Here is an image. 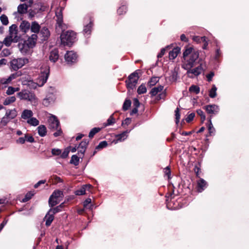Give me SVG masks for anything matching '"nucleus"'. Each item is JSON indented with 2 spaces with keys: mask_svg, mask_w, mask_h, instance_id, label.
I'll use <instances>...</instances> for the list:
<instances>
[{
  "mask_svg": "<svg viewBox=\"0 0 249 249\" xmlns=\"http://www.w3.org/2000/svg\"><path fill=\"white\" fill-rule=\"evenodd\" d=\"M183 54L184 61L182 67L185 70H189L196 64L199 57V53L193 48L189 47L185 50Z\"/></svg>",
  "mask_w": 249,
  "mask_h": 249,
  "instance_id": "f257e3e1",
  "label": "nucleus"
},
{
  "mask_svg": "<svg viewBox=\"0 0 249 249\" xmlns=\"http://www.w3.org/2000/svg\"><path fill=\"white\" fill-rule=\"evenodd\" d=\"M61 43L64 46H70L74 42L76 34L72 31L63 32L60 36Z\"/></svg>",
  "mask_w": 249,
  "mask_h": 249,
  "instance_id": "f03ea898",
  "label": "nucleus"
},
{
  "mask_svg": "<svg viewBox=\"0 0 249 249\" xmlns=\"http://www.w3.org/2000/svg\"><path fill=\"white\" fill-rule=\"evenodd\" d=\"M49 68L46 66L44 68H41L40 70V73L36 80V83L35 84L36 86L34 88H36V86L38 87L43 86L47 82L49 75Z\"/></svg>",
  "mask_w": 249,
  "mask_h": 249,
  "instance_id": "7ed1b4c3",
  "label": "nucleus"
},
{
  "mask_svg": "<svg viewBox=\"0 0 249 249\" xmlns=\"http://www.w3.org/2000/svg\"><path fill=\"white\" fill-rule=\"evenodd\" d=\"M18 96L20 100H26L32 103L36 104L37 98L35 94L28 90H24L18 93Z\"/></svg>",
  "mask_w": 249,
  "mask_h": 249,
  "instance_id": "20e7f679",
  "label": "nucleus"
},
{
  "mask_svg": "<svg viewBox=\"0 0 249 249\" xmlns=\"http://www.w3.org/2000/svg\"><path fill=\"white\" fill-rule=\"evenodd\" d=\"M63 7L57 8L55 12V16L56 18V28L57 30L60 29L61 31H64L66 28V25L63 23Z\"/></svg>",
  "mask_w": 249,
  "mask_h": 249,
  "instance_id": "39448f33",
  "label": "nucleus"
},
{
  "mask_svg": "<svg viewBox=\"0 0 249 249\" xmlns=\"http://www.w3.org/2000/svg\"><path fill=\"white\" fill-rule=\"evenodd\" d=\"M63 7L57 8L55 12V16L56 18V28L57 30L60 29L61 31H64L66 28V25L63 23Z\"/></svg>",
  "mask_w": 249,
  "mask_h": 249,
  "instance_id": "423d86ee",
  "label": "nucleus"
},
{
  "mask_svg": "<svg viewBox=\"0 0 249 249\" xmlns=\"http://www.w3.org/2000/svg\"><path fill=\"white\" fill-rule=\"evenodd\" d=\"M28 63V59L26 58H14L11 61V68L14 71H17L22 68L25 64Z\"/></svg>",
  "mask_w": 249,
  "mask_h": 249,
  "instance_id": "0eeeda50",
  "label": "nucleus"
},
{
  "mask_svg": "<svg viewBox=\"0 0 249 249\" xmlns=\"http://www.w3.org/2000/svg\"><path fill=\"white\" fill-rule=\"evenodd\" d=\"M139 79L138 73L137 72H134L131 73L128 78V79L126 80V84L127 89L130 90V89H133L138 83Z\"/></svg>",
  "mask_w": 249,
  "mask_h": 249,
  "instance_id": "6e6552de",
  "label": "nucleus"
},
{
  "mask_svg": "<svg viewBox=\"0 0 249 249\" xmlns=\"http://www.w3.org/2000/svg\"><path fill=\"white\" fill-rule=\"evenodd\" d=\"M88 144L89 141L86 140H84L79 143L78 146H77L78 155L80 157H81V158L84 157V153L86 151Z\"/></svg>",
  "mask_w": 249,
  "mask_h": 249,
  "instance_id": "1a4fd4ad",
  "label": "nucleus"
},
{
  "mask_svg": "<svg viewBox=\"0 0 249 249\" xmlns=\"http://www.w3.org/2000/svg\"><path fill=\"white\" fill-rule=\"evenodd\" d=\"M49 127L53 130H57L59 127V122L55 116H51L49 120Z\"/></svg>",
  "mask_w": 249,
  "mask_h": 249,
  "instance_id": "9d476101",
  "label": "nucleus"
},
{
  "mask_svg": "<svg viewBox=\"0 0 249 249\" xmlns=\"http://www.w3.org/2000/svg\"><path fill=\"white\" fill-rule=\"evenodd\" d=\"M55 96L52 93H49L46 97L43 100L42 104L46 107L49 106L50 104L53 103L55 100Z\"/></svg>",
  "mask_w": 249,
  "mask_h": 249,
  "instance_id": "9b49d317",
  "label": "nucleus"
},
{
  "mask_svg": "<svg viewBox=\"0 0 249 249\" xmlns=\"http://www.w3.org/2000/svg\"><path fill=\"white\" fill-rule=\"evenodd\" d=\"M65 59L68 64L75 63L77 60V54L73 51L68 52L65 55Z\"/></svg>",
  "mask_w": 249,
  "mask_h": 249,
  "instance_id": "f8f14e48",
  "label": "nucleus"
},
{
  "mask_svg": "<svg viewBox=\"0 0 249 249\" xmlns=\"http://www.w3.org/2000/svg\"><path fill=\"white\" fill-rule=\"evenodd\" d=\"M187 74L191 78H193L194 75L195 76L199 75L202 71V68L201 66H199L194 69L187 70Z\"/></svg>",
  "mask_w": 249,
  "mask_h": 249,
  "instance_id": "ddd939ff",
  "label": "nucleus"
},
{
  "mask_svg": "<svg viewBox=\"0 0 249 249\" xmlns=\"http://www.w3.org/2000/svg\"><path fill=\"white\" fill-rule=\"evenodd\" d=\"M37 39V36L36 34H32L30 36H29L27 40L25 42L27 44L28 46L30 47V48H34L36 44V41Z\"/></svg>",
  "mask_w": 249,
  "mask_h": 249,
  "instance_id": "4468645a",
  "label": "nucleus"
},
{
  "mask_svg": "<svg viewBox=\"0 0 249 249\" xmlns=\"http://www.w3.org/2000/svg\"><path fill=\"white\" fill-rule=\"evenodd\" d=\"M205 109L208 113L210 114H216L219 111L218 106L215 105H208L205 107Z\"/></svg>",
  "mask_w": 249,
  "mask_h": 249,
  "instance_id": "2eb2a0df",
  "label": "nucleus"
},
{
  "mask_svg": "<svg viewBox=\"0 0 249 249\" xmlns=\"http://www.w3.org/2000/svg\"><path fill=\"white\" fill-rule=\"evenodd\" d=\"M30 23L26 21H22L19 26V29L21 32L24 33H26L30 29Z\"/></svg>",
  "mask_w": 249,
  "mask_h": 249,
  "instance_id": "dca6fc26",
  "label": "nucleus"
},
{
  "mask_svg": "<svg viewBox=\"0 0 249 249\" xmlns=\"http://www.w3.org/2000/svg\"><path fill=\"white\" fill-rule=\"evenodd\" d=\"M18 115V112L15 108L8 109L6 110L5 115L8 117L10 121L14 119Z\"/></svg>",
  "mask_w": 249,
  "mask_h": 249,
  "instance_id": "f3484780",
  "label": "nucleus"
},
{
  "mask_svg": "<svg viewBox=\"0 0 249 249\" xmlns=\"http://www.w3.org/2000/svg\"><path fill=\"white\" fill-rule=\"evenodd\" d=\"M31 31L34 34H36L38 33L40 30V26L39 24L36 21H33L30 24Z\"/></svg>",
  "mask_w": 249,
  "mask_h": 249,
  "instance_id": "a211bd4d",
  "label": "nucleus"
},
{
  "mask_svg": "<svg viewBox=\"0 0 249 249\" xmlns=\"http://www.w3.org/2000/svg\"><path fill=\"white\" fill-rule=\"evenodd\" d=\"M89 22L84 27L83 33L85 36L89 35L91 32V29L93 26V22L91 19H89Z\"/></svg>",
  "mask_w": 249,
  "mask_h": 249,
  "instance_id": "6ab92c4d",
  "label": "nucleus"
},
{
  "mask_svg": "<svg viewBox=\"0 0 249 249\" xmlns=\"http://www.w3.org/2000/svg\"><path fill=\"white\" fill-rule=\"evenodd\" d=\"M128 132L127 131H124L123 133L116 135V140H114L113 142L117 143L119 142H122L125 140L127 137Z\"/></svg>",
  "mask_w": 249,
  "mask_h": 249,
  "instance_id": "aec40b11",
  "label": "nucleus"
},
{
  "mask_svg": "<svg viewBox=\"0 0 249 249\" xmlns=\"http://www.w3.org/2000/svg\"><path fill=\"white\" fill-rule=\"evenodd\" d=\"M198 191L199 192H201L203 191L207 187V182L206 181L202 178H200L197 181Z\"/></svg>",
  "mask_w": 249,
  "mask_h": 249,
  "instance_id": "412c9836",
  "label": "nucleus"
},
{
  "mask_svg": "<svg viewBox=\"0 0 249 249\" xmlns=\"http://www.w3.org/2000/svg\"><path fill=\"white\" fill-rule=\"evenodd\" d=\"M18 39L14 38L13 36H10L5 37L3 40V44H4L6 46H10L12 42H17Z\"/></svg>",
  "mask_w": 249,
  "mask_h": 249,
  "instance_id": "4be33fe9",
  "label": "nucleus"
},
{
  "mask_svg": "<svg viewBox=\"0 0 249 249\" xmlns=\"http://www.w3.org/2000/svg\"><path fill=\"white\" fill-rule=\"evenodd\" d=\"M33 115V112L31 110L24 109L21 113V117L24 120L27 121L30 119Z\"/></svg>",
  "mask_w": 249,
  "mask_h": 249,
  "instance_id": "5701e85b",
  "label": "nucleus"
},
{
  "mask_svg": "<svg viewBox=\"0 0 249 249\" xmlns=\"http://www.w3.org/2000/svg\"><path fill=\"white\" fill-rule=\"evenodd\" d=\"M59 58L58 51L57 50H53L50 53L49 59L50 61L55 62Z\"/></svg>",
  "mask_w": 249,
  "mask_h": 249,
  "instance_id": "b1692460",
  "label": "nucleus"
},
{
  "mask_svg": "<svg viewBox=\"0 0 249 249\" xmlns=\"http://www.w3.org/2000/svg\"><path fill=\"white\" fill-rule=\"evenodd\" d=\"M18 47L20 52L23 54L27 53L31 48L25 42L24 43L19 44Z\"/></svg>",
  "mask_w": 249,
  "mask_h": 249,
  "instance_id": "393cba45",
  "label": "nucleus"
},
{
  "mask_svg": "<svg viewBox=\"0 0 249 249\" xmlns=\"http://www.w3.org/2000/svg\"><path fill=\"white\" fill-rule=\"evenodd\" d=\"M29 5L25 3L20 4L18 7V12L20 14H24L27 12Z\"/></svg>",
  "mask_w": 249,
  "mask_h": 249,
  "instance_id": "a878e982",
  "label": "nucleus"
},
{
  "mask_svg": "<svg viewBox=\"0 0 249 249\" xmlns=\"http://www.w3.org/2000/svg\"><path fill=\"white\" fill-rule=\"evenodd\" d=\"M164 87L161 85L158 86V87H154L152 89L150 92V94L151 96H154L156 95L159 92H160L163 91Z\"/></svg>",
  "mask_w": 249,
  "mask_h": 249,
  "instance_id": "bb28decb",
  "label": "nucleus"
},
{
  "mask_svg": "<svg viewBox=\"0 0 249 249\" xmlns=\"http://www.w3.org/2000/svg\"><path fill=\"white\" fill-rule=\"evenodd\" d=\"M45 219H46V225L47 226H49L51 225L52 222L54 219V215L52 213H50L49 211L47 214L46 215Z\"/></svg>",
  "mask_w": 249,
  "mask_h": 249,
  "instance_id": "cd10ccee",
  "label": "nucleus"
},
{
  "mask_svg": "<svg viewBox=\"0 0 249 249\" xmlns=\"http://www.w3.org/2000/svg\"><path fill=\"white\" fill-rule=\"evenodd\" d=\"M63 193L62 191L60 190H55L51 196V199L53 197L61 200L63 198Z\"/></svg>",
  "mask_w": 249,
  "mask_h": 249,
  "instance_id": "c85d7f7f",
  "label": "nucleus"
},
{
  "mask_svg": "<svg viewBox=\"0 0 249 249\" xmlns=\"http://www.w3.org/2000/svg\"><path fill=\"white\" fill-rule=\"evenodd\" d=\"M40 34L42 35V37H43V39L45 40L50 36V31L48 29L45 27H43L40 30Z\"/></svg>",
  "mask_w": 249,
  "mask_h": 249,
  "instance_id": "c756f323",
  "label": "nucleus"
},
{
  "mask_svg": "<svg viewBox=\"0 0 249 249\" xmlns=\"http://www.w3.org/2000/svg\"><path fill=\"white\" fill-rule=\"evenodd\" d=\"M38 135L41 137H44L47 134V129L44 125H40L37 127Z\"/></svg>",
  "mask_w": 249,
  "mask_h": 249,
  "instance_id": "7c9ffc66",
  "label": "nucleus"
},
{
  "mask_svg": "<svg viewBox=\"0 0 249 249\" xmlns=\"http://www.w3.org/2000/svg\"><path fill=\"white\" fill-rule=\"evenodd\" d=\"M91 185L89 184L83 186L80 189L75 191V194L77 196L83 195L85 194L86 188H90Z\"/></svg>",
  "mask_w": 249,
  "mask_h": 249,
  "instance_id": "2f4dec72",
  "label": "nucleus"
},
{
  "mask_svg": "<svg viewBox=\"0 0 249 249\" xmlns=\"http://www.w3.org/2000/svg\"><path fill=\"white\" fill-rule=\"evenodd\" d=\"M10 35L14 36V38L17 37V26L16 24H13L9 27Z\"/></svg>",
  "mask_w": 249,
  "mask_h": 249,
  "instance_id": "473e14b6",
  "label": "nucleus"
},
{
  "mask_svg": "<svg viewBox=\"0 0 249 249\" xmlns=\"http://www.w3.org/2000/svg\"><path fill=\"white\" fill-rule=\"evenodd\" d=\"M179 50L178 48H174L172 51H170L169 53V57L170 59H174L179 53Z\"/></svg>",
  "mask_w": 249,
  "mask_h": 249,
  "instance_id": "72a5a7b5",
  "label": "nucleus"
},
{
  "mask_svg": "<svg viewBox=\"0 0 249 249\" xmlns=\"http://www.w3.org/2000/svg\"><path fill=\"white\" fill-rule=\"evenodd\" d=\"M27 123L31 125L36 126L39 124V121L35 117H31L27 121Z\"/></svg>",
  "mask_w": 249,
  "mask_h": 249,
  "instance_id": "f704fd0d",
  "label": "nucleus"
},
{
  "mask_svg": "<svg viewBox=\"0 0 249 249\" xmlns=\"http://www.w3.org/2000/svg\"><path fill=\"white\" fill-rule=\"evenodd\" d=\"M16 98L15 96H10L5 98L3 102V105L5 106L9 105L16 101Z\"/></svg>",
  "mask_w": 249,
  "mask_h": 249,
  "instance_id": "c9c22d12",
  "label": "nucleus"
},
{
  "mask_svg": "<svg viewBox=\"0 0 249 249\" xmlns=\"http://www.w3.org/2000/svg\"><path fill=\"white\" fill-rule=\"evenodd\" d=\"M60 201V199L54 198L53 197L52 198V199H51L50 196L49 199V204L50 207H53V206H55L56 205L58 204Z\"/></svg>",
  "mask_w": 249,
  "mask_h": 249,
  "instance_id": "e433bc0d",
  "label": "nucleus"
},
{
  "mask_svg": "<svg viewBox=\"0 0 249 249\" xmlns=\"http://www.w3.org/2000/svg\"><path fill=\"white\" fill-rule=\"evenodd\" d=\"M217 88L214 85H213L212 89L209 91V96L211 98H213L216 97Z\"/></svg>",
  "mask_w": 249,
  "mask_h": 249,
  "instance_id": "4c0bfd02",
  "label": "nucleus"
},
{
  "mask_svg": "<svg viewBox=\"0 0 249 249\" xmlns=\"http://www.w3.org/2000/svg\"><path fill=\"white\" fill-rule=\"evenodd\" d=\"M19 89L18 88H14L12 87H9L6 91V93L8 95H12L16 91H18Z\"/></svg>",
  "mask_w": 249,
  "mask_h": 249,
  "instance_id": "58836bf2",
  "label": "nucleus"
},
{
  "mask_svg": "<svg viewBox=\"0 0 249 249\" xmlns=\"http://www.w3.org/2000/svg\"><path fill=\"white\" fill-rule=\"evenodd\" d=\"M208 128L210 135H212L214 133L215 129L213 127V125L212 123L211 118L209 119V124L208 126Z\"/></svg>",
  "mask_w": 249,
  "mask_h": 249,
  "instance_id": "ea45409f",
  "label": "nucleus"
},
{
  "mask_svg": "<svg viewBox=\"0 0 249 249\" xmlns=\"http://www.w3.org/2000/svg\"><path fill=\"white\" fill-rule=\"evenodd\" d=\"M80 156L78 157L76 155H73L71 157L70 162L75 165H77L79 162Z\"/></svg>",
  "mask_w": 249,
  "mask_h": 249,
  "instance_id": "a19ab883",
  "label": "nucleus"
},
{
  "mask_svg": "<svg viewBox=\"0 0 249 249\" xmlns=\"http://www.w3.org/2000/svg\"><path fill=\"white\" fill-rule=\"evenodd\" d=\"M147 89L145 85L142 84L140 85L137 89V92L139 94H142L146 93Z\"/></svg>",
  "mask_w": 249,
  "mask_h": 249,
  "instance_id": "79ce46f5",
  "label": "nucleus"
},
{
  "mask_svg": "<svg viewBox=\"0 0 249 249\" xmlns=\"http://www.w3.org/2000/svg\"><path fill=\"white\" fill-rule=\"evenodd\" d=\"M100 130L99 127H94L92 128L89 133V137L92 138L93 136Z\"/></svg>",
  "mask_w": 249,
  "mask_h": 249,
  "instance_id": "37998d69",
  "label": "nucleus"
},
{
  "mask_svg": "<svg viewBox=\"0 0 249 249\" xmlns=\"http://www.w3.org/2000/svg\"><path fill=\"white\" fill-rule=\"evenodd\" d=\"M207 39L206 37L205 36H202L200 37L199 36H195L193 37V39L194 41L199 43L201 42H205L206 39Z\"/></svg>",
  "mask_w": 249,
  "mask_h": 249,
  "instance_id": "c03bdc74",
  "label": "nucleus"
},
{
  "mask_svg": "<svg viewBox=\"0 0 249 249\" xmlns=\"http://www.w3.org/2000/svg\"><path fill=\"white\" fill-rule=\"evenodd\" d=\"M189 91L191 92H194L196 94H198L199 92L200 89L196 85H192L189 88Z\"/></svg>",
  "mask_w": 249,
  "mask_h": 249,
  "instance_id": "a18cd8bd",
  "label": "nucleus"
},
{
  "mask_svg": "<svg viewBox=\"0 0 249 249\" xmlns=\"http://www.w3.org/2000/svg\"><path fill=\"white\" fill-rule=\"evenodd\" d=\"M159 80L158 77H153L149 81L148 84L151 87L154 86Z\"/></svg>",
  "mask_w": 249,
  "mask_h": 249,
  "instance_id": "49530a36",
  "label": "nucleus"
},
{
  "mask_svg": "<svg viewBox=\"0 0 249 249\" xmlns=\"http://www.w3.org/2000/svg\"><path fill=\"white\" fill-rule=\"evenodd\" d=\"M131 104V102L130 100L126 99L124 103L123 106V109L125 111L128 109V108L130 107Z\"/></svg>",
  "mask_w": 249,
  "mask_h": 249,
  "instance_id": "de8ad7c7",
  "label": "nucleus"
},
{
  "mask_svg": "<svg viewBox=\"0 0 249 249\" xmlns=\"http://www.w3.org/2000/svg\"><path fill=\"white\" fill-rule=\"evenodd\" d=\"M91 199L90 198H88L86 199L83 203V206H84V208L91 209L92 207V205H90V206H89V205L91 203Z\"/></svg>",
  "mask_w": 249,
  "mask_h": 249,
  "instance_id": "09e8293b",
  "label": "nucleus"
},
{
  "mask_svg": "<svg viewBox=\"0 0 249 249\" xmlns=\"http://www.w3.org/2000/svg\"><path fill=\"white\" fill-rule=\"evenodd\" d=\"M0 19L3 25H7L8 24V19L6 15H1L0 17Z\"/></svg>",
  "mask_w": 249,
  "mask_h": 249,
  "instance_id": "8fccbe9b",
  "label": "nucleus"
},
{
  "mask_svg": "<svg viewBox=\"0 0 249 249\" xmlns=\"http://www.w3.org/2000/svg\"><path fill=\"white\" fill-rule=\"evenodd\" d=\"M10 121V120L9 119L7 116L4 115V116L3 117V118L1 120L0 124H1L2 126H5Z\"/></svg>",
  "mask_w": 249,
  "mask_h": 249,
  "instance_id": "3c124183",
  "label": "nucleus"
},
{
  "mask_svg": "<svg viewBox=\"0 0 249 249\" xmlns=\"http://www.w3.org/2000/svg\"><path fill=\"white\" fill-rule=\"evenodd\" d=\"M197 114L200 116L202 122H203L205 120V115L203 112V111L201 109H197L196 110Z\"/></svg>",
  "mask_w": 249,
  "mask_h": 249,
  "instance_id": "603ef678",
  "label": "nucleus"
},
{
  "mask_svg": "<svg viewBox=\"0 0 249 249\" xmlns=\"http://www.w3.org/2000/svg\"><path fill=\"white\" fill-rule=\"evenodd\" d=\"M61 210L60 209V206H57L55 208L51 209L49 211L50 213H52L53 215L57 213L60 212Z\"/></svg>",
  "mask_w": 249,
  "mask_h": 249,
  "instance_id": "864d4df0",
  "label": "nucleus"
},
{
  "mask_svg": "<svg viewBox=\"0 0 249 249\" xmlns=\"http://www.w3.org/2000/svg\"><path fill=\"white\" fill-rule=\"evenodd\" d=\"M34 195V194L32 192H29L28 193L25 197L22 199V202H25L28 201L29 199H30L32 197V196Z\"/></svg>",
  "mask_w": 249,
  "mask_h": 249,
  "instance_id": "5fc2aeb1",
  "label": "nucleus"
},
{
  "mask_svg": "<svg viewBox=\"0 0 249 249\" xmlns=\"http://www.w3.org/2000/svg\"><path fill=\"white\" fill-rule=\"evenodd\" d=\"M0 54L2 56H8L11 54V52L8 49H4Z\"/></svg>",
  "mask_w": 249,
  "mask_h": 249,
  "instance_id": "6e6d98bb",
  "label": "nucleus"
},
{
  "mask_svg": "<svg viewBox=\"0 0 249 249\" xmlns=\"http://www.w3.org/2000/svg\"><path fill=\"white\" fill-rule=\"evenodd\" d=\"M107 145V143L106 141H102L99 143L98 145L96 147V149H102L106 147Z\"/></svg>",
  "mask_w": 249,
  "mask_h": 249,
  "instance_id": "4d7b16f0",
  "label": "nucleus"
},
{
  "mask_svg": "<svg viewBox=\"0 0 249 249\" xmlns=\"http://www.w3.org/2000/svg\"><path fill=\"white\" fill-rule=\"evenodd\" d=\"M13 77L12 76H9L8 78L5 79L2 78L0 80V83L2 84H7L11 82Z\"/></svg>",
  "mask_w": 249,
  "mask_h": 249,
  "instance_id": "13d9d810",
  "label": "nucleus"
},
{
  "mask_svg": "<svg viewBox=\"0 0 249 249\" xmlns=\"http://www.w3.org/2000/svg\"><path fill=\"white\" fill-rule=\"evenodd\" d=\"M195 116V114L194 113H190L186 118V119H185L187 123L190 122L191 121H192L194 119Z\"/></svg>",
  "mask_w": 249,
  "mask_h": 249,
  "instance_id": "bf43d9fd",
  "label": "nucleus"
},
{
  "mask_svg": "<svg viewBox=\"0 0 249 249\" xmlns=\"http://www.w3.org/2000/svg\"><path fill=\"white\" fill-rule=\"evenodd\" d=\"M25 141L29 142L30 143L34 142L35 141L34 138L33 136L29 135L28 134L25 135Z\"/></svg>",
  "mask_w": 249,
  "mask_h": 249,
  "instance_id": "052dcab7",
  "label": "nucleus"
},
{
  "mask_svg": "<svg viewBox=\"0 0 249 249\" xmlns=\"http://www.w3.org/2000/svg\"><path fill=\"white\" fill-rule=\"evenodd\" d=\"M127 8L125 6L120 7L117 10V12L119 15H122L124 13H125Z\"/></svg>",
  "mask_w": 249,
  "mask_h": 249,
  "instance_id": "680f3d73",
  "label": "nucleus"
},
{
  "mask_svg": "<svg viewBox=\"0 0 249 249\" xmlns=\"http://www.w3.org/2000/svg\"><path fill=\"white\" fill-rule=\"evenodd\" d=\"M115 123L114 118L113 117V115H111L109 118L107 120V125H112V124Z\"/></svg>",
  "mask_w": 249,
  "mask_h": 249,
  "instance_id": "e2e57ef3",
  "label": "nucleus"
},
{
  "mask_svg": "<svg viewBox=\"0 0 249 249\" xmlns=\"http://www.w3.org/2000/svg\"><path fill=\"white\" fill-rule=\"evenodd\" d=\"M175 116H176V122L178 124L179 121L180 114L179 112V109L178 108L175 110Z\"/></svg>",
  "mask_w": 249,
  "mask_h": 249,
  "instance_id": "0e129e2a",
  "label": "nucleus"
},
{
  "mask_svg": "<svg viewBox=\"0 0 249 249\" xmlns=\"http://www.w3.org/2000/svg\"><path fill=\"white\" fill-rule=\"evenodd\" d=\"M52 153L53 155H59L61 153V151L59 149H53Z\"/></svg>",
  "mask_w": 249,
  "mask_h": 249,
  "instance_id": "69168bd1",
  "label": "nucleus"
},
{
  "mask_svg": "<svg viewBox=\"0 0 249 249\" xmlns=\"http://www.w3.org/2000/svg\"><path fill=\"white\" fill-rule=\"evenodd\" d=\"M69 153V151L68 149H65L61 155V157L62 158H66L68 157Z\"/></svg>",
  "mask_w": 249,
  "mask_h": 249,
  "instance_id": "338daca9",
  "label": "nucleus"
},
{
  "mask_svg": "<svg viewBox=\"0 0 249 249\" xmlns=\"http://www.w3.org/2000/svg\"><path fill=\"white\" fill-rule=\"evenodd\" d=\"M166 96V93L165 91L162 92L161 93L159 94L157 97L158 100H160L161 99H164Z\"/></svg>",
  "mask_w": 249,
  "mask_h": 249,
  "instance_id": "774afa93",
  "label": "nucleus"
}]
</instances>
